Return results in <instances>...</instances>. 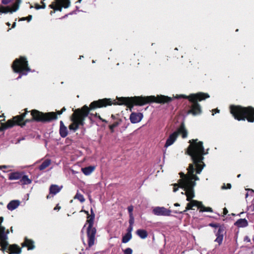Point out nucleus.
<instances>
[{
    "mask_svg": "<svg viewBox=\"0 0 254 254\" xmlns=\"http://www.w3.org/2000/svg\"><path fill=\"white\" fill-rule=\"evenodd\" d=\"M190 145L188 148L187 152L191 156L193 164H190L187 169L188 173H180L181 179L178 183L173 185V191L176 192L179 188L182 189L184 191L182 194L187 196V200L189 201L187 204V209H191L193 206H197L199 208L201 202L193 200L194 197V187L196 185L195 181L199 180V178L194 174H200L205 164L203 162V155L208 153L205 152L202 141L197 142V139L190 140Z\"/></svg>",
    "mask_w": 254,
    "mask_h": 254,
    "instance_id": "f257e3e1",
    "label": "nucleus"
},
{
    "mask_svg": "<svg viewBox=\"0 0 254 254\" xmlns=\"http://www.w3.org/2000/svg\"><path fill=\"white\" fill-rule=\"evenodd\" d=\"M118 102L115 100H112L111 99L105 98L98 101L92 102L90 105L91 109H94L96 108L105 107L112 104L127 105L130 109L133 105H143L144 104L151 103L156 102L159 103H164L169 102L172 100V98L164 95H159L155 97L154 96H150L146 97H120L117 98Z\"/></svg>",
    "mask_w": 254,
    "mask_h": 254,
    "instance_id": "f03ea898",
    "label": "nucleus"
},
{
    "mask_svg": "<svg viewBox=\"0 0 254 254\" xmlns=\"http://www.w3.org/2000/svg\"><path fill=\"white\" fill-rule=\"evenodd\" d=\"M209 97L210 96L208 93L198 92L195 94H191L189 96H186L184 94L177 95L176 96H174V98L188 99L190 102L192 103L190 109L188 112L193 116H196L200 115L201 113V106L197 103V101H201L209 98Z\"/></svg>",
    "mask_w": 254,
    "mask_h": 254,
    "instance_id": "7ed1b4c3",
    "label": "nucleus"
},
{
    "mask_svg": "<svg viewBox=\"0 0 254 254\" xmlns=\"http://www.w3.org/2000/svg\"><path fill=\"white\" fill-rule=\"evenodd\" d=\"M231 114L235 119L238 121H245L254 122V108L252 107H242L240 106L231 105L230 107Z\"/></svg>",
    "mask_w": 254,
    "mask_h": 254,
    "instance_id": "20e7f679",
    "label": "nucleus"
},
{
    "mask_svg": "<svg viewBox=\"0 0 254 254\" xmlns=\"http://www.w3.org/2000/svg\"><path fill=\"white\" fill-rule=\"evenodd\" d=\"M89 111L87 106H84L81 109L75 110L70 118L72 123L69 126V129L75 131L80 126H83L85 118L88 116Z\"/></svg>",
    "mask_w": 254,
    "mask_h": 254,
    "instance_id": "39448f33",
    "label": "nucleus"
},
{
    "mask_svg": "<svg viewBox=\"0 0 254 254\" xmlns=\"http://www.w3.org/2000/svg\"><path fill=\"white\" fill-rule=\"evenodd\" d=\"M86 213L87 216L86 224H88L87 230V237H88V244L89 247H91L94 244L95 240V234L96 230L95 228L93 227L94 220L95 219V214L92 209H91V214L89 215L88 211L86 210H82Z\"/></svg>",
    "mask_w": 254,
    "mask_h": 254,
    "instance_id": "423d86ee",
    "label": "nucleus"
},
{
    "mask_svg": "<svg viewBox=\"0 0 254 254\" xmlns=\"http://www.w3.org/2000/svg\"><path fill=\"white\" fill-rule=\"evenodd\" d=\"M28 112L27 109H25V112L24 113L16 116L12 119L8 120L5 123L2 124V127L4 128H7L12 127L15 125L21 127L25 126L27 123L30 121L29 120H24Z\"/></svg>",
    "mask_w": 254,
    "mask_h": 254,
    "instance_id": "0eeeda50",
    "label": "nucleus"
},
{
    "mask_svg": "<svg viewBox=\"0 0 254 254\" xmlns=\"http://www.w3.org/2000/svg\"><path fill=\"white\" fill-rule=\"evenodd\" d=\"M12 68L15 72H18L21 75H27L30 71L28 66V61L24 57L16 59L12 64Z\"/></svg>",
    "mask_w": 254,
    "mask_h": 254,
    "instance_id": "6e6552de",
    "label": "nucleus"
},
{
    "mask_svg": "<svg viewBox=\"0 0 254 254\" xmlns=\"http://www.w3.org/2000/svg\"><path fill=\"white\" fill-rule=\"evenodd\" d=\"M179 134H181L183 138H186L188 136V131L185 128L184 124H182L179 128L176 131L171 134L167 138L165 147L167 148L172 145L176 140Z\"/></svg>",
    "mask_w": 254,
    "mask_h": 254,
    "instance_id": "1a4fd4ad",
    "label": "nucleus"
},
{
    "mask_svg": "<svg viewBox=\"0 0 254 254\" xmlns=\"http://www.w3.org/2000/svg\"><path fill=\"white\" fill-rule=\"evenodd\" d=\"M33 119L37 121L46 122L50 121L57 118V114L54 112H49L44 114L36 110L31 111Z\"/></svg>",
    "mask_w": 254,
    "mask_h": 254,
    "instance_id": "9d476101",
    "label": "nucleus"
},
{
    "mask_svg": "<svg viewBox=\"0 0 254 254\" xmlns=\"http://www.w3.org/2000/svg\"><path fill=\"white\" fill-rule=\"evenodd\" d=\"M70 5V0H55L51 4L49 7L53 9L54 11H51V15H52L56 11H62L63 8H67Z\"/></svg>",
    "mask_w": 254,
    "mask_h": 254,
    "instance_id": "9b49d317",
    "label": "nucleus"
},
{
    "mask_svg": "<svg viewBox=\"0 0 254 254\" xmlns=\"http://www.w3.org/2000/svg\"><path fill=\"white\" fill-rule=\"evenodd\" d=\"M3 221V217H0V246L2 247V249L4 251L7 249L8 246V237L9 233L8 230H6L5 228L1 225V223Z\"/></svg>",
    "mask_w": 254,
    "mask_h": 254,
    "instance_id": "f8f14e48",
    "label": "nucleus"
},
{
    "mask_svg": "<svg viewBox=\"0 0 254 254\" xmlns=\"http://www.w3.org/2000/svg\"><path fill=\"white\" fill-rule=\"evenodd\" d=\"M21 2V0H16V1L13 3L11 6H5L2 5H0V13H12L17 11L19 8Z\"/></svg>",
    "mask_w": 254,
    "mask_h": 254,
    "instance_id": "ddd939ff",
    "label": "nucleus"
},
{
    "mask_svg": "<svg viewBox=\"0 0 254 254\" xmlns=\"http://www.w3.org/2000/svg\"><path fill=\"white\" fill-rule=\"evenodd\" d=\"M152 212L156 216H169L171 211L164 207L156 206L153 208Z\"/></svg>",
    "mask_w": 254,
    "mask_h": 254,
    "instance_id": "4468645a",
    "label": "nucleus"
},
{
    "mask_svg": "<svg viewBox=\"0 0 254 254\" xmlns=\"http://www.w3.org/2000/svg\"><path fill=\"white\" fill-rule=\"evenodd\" d=\"M143 115L141 113H132L129 116V120L132 124L139 123L143 119Z\"/></svg>",
    "mask_w": 254,
    "mask_h": 254,
    "instance_id": "2eb2a0df",
    "label": "nucleus"
},
{
    "mask_svg": "<svg viewBox=\"0 0 254 254\" xmlns=\"http://www.w3.org/2000/svg\"><path fill=\"white\" fill-rule=\"evenodd\" d=\"M225 233V230L223 227L219 226L217 232L216 233V238L215 242L220 245L223 241L224 235Z\"/></svg>",
    "mask_w": 254,
    "mask_h": 254,
    "instance_id": "dca6fc26",
    "label": "nucleus"
},
{
    "mask_svg": "<svg viewBox=\"0 0 254 254\" xmlns=\"http://www.w3.org/2000/svg\"><path fill=\"white\" fill-rule=\"evenodd\" d=\"M1 250H2L3 252H4L6 250H8L9 251H10L12 253L16 254H19L21 252V250L20 248H19L17 245H13L9 246V245L8 244L7 249H5L4 251H3L2 249V247L1 246Z\"/></svg>",
    "mask_w": 254,
    "mask_h": 254,
    "instance_id": "f3484780",
    "label": "nucleus"
},
{
    "mask_svg": "<svg viewBox=\"0 0 254 254\" xmlns=\"http://www.w3.org/2000/svg\"><path fill=\"white\" fill-rule=\"evenodd\" d=\"M33 241L27 238L25 239V241L22 243V247H26L28 250H33L35 248Z\"/></svg>",
    "mask_w": 254,
    "mask_h": 254,
    "instance_id": "a211bd4d",
    "label": "nucleus"
},
{
    "mask_svg": "<svg viewBox=\"0 0 254 254\" xmlns=\"http://www.w3.org/2000/svg\"><path fill=\"white\" fill-rule=\"evenodd\" d=\"M20 204V201L17 200H14L9 202L7 205L8 210L12 211L15 209Z\"/></svg>",
    "mask_w": 254,
    "mask_h": 254,
    "instance_id": "6ab92c4d",
    "label": "nucleus"
},
{
    "mask_svg": "<svg viewBox=\"0 0 254 254\" xmlns=\"http://www.w3.org/2000/svg\"><path fill=\"white\" fill-rule=\"evenodd\" d=\"M60 133L62 137H65L68 134L67 127L64 126L63 121L60 122Z\"/></svg>",
    "mask_w": 254,
    "mask_h": 254,
    "instance_id": "aec40b11",
    "label": "nucleus"
},
{
    "mask_svg": "<svg viewBox=\"0 0 254 254\" xmlns=\"http://www.w3.org/2000/svg\"><path fill=\"white\" fill-rule=\"evenodd\" d=\"M235 225L238 227H246L248 225V222L245 218L239 219L235 223Z\"/></svg>",
    "mask_w": 254,
    "mask_h": 254,
    "instance_id": "412c9836",
    "label": "nucleus"
},
{
    "mask_svg": "<svg viewBox=\"0 0 254 254\" xmlns=\"http://www.w3.org/2000/svg\"><path fill=\"white\" fill-rule=\"evenodd\" d=\"M95 169V166H89L82 168L81 171L85 175L88 176L90 175L94 171Z\"/></svg>",
    "mask_w": 254,
    "mask_h": 254,
    "instance_id": "4be33fe9",
    "label": "nucleus"
},
{
    "mask_svg": "<svg viewBox=\"0 0 254 254\" xmlns=\"http://www.w3.org/2000/svg\"><path fill=\"white\" fill-rule=\"evenodd\" d=\"M22 176V174L18 172H16L11 173L9 175L8 178L10 180H16L20 179Z\"/></svg>",
    "mask_w": 254,
    "mask_h": 254,
    "instance_id": "5701e85b",
    "label": "nucleus"
},
{
    "mask_svg": "<svg viewBox=\"0 0 254 254\" xmlns=\"http://www.w3.org/2000/svg\"><path fill=\"white\" fill-rule=\"evenodd\" d=\"M137 235L141 239H144L147 237V232L143 229H138L136 231Z\"/></svg>",
    "mask_w": 254,
    "mask_h": 254,
    "instance_id": "b1692460",
    "label": "nucleus"
},
{
    "mask_svg": "<svg viewBox=\"0 0 254 254\" xmlns=\"http://www.w3.org/2000/svg\"><path fill=\"white\" fill-rule=\"evenodd\" d=\"M61 190V188L56 185H52L50 188V193L53 194H57Z\"/></svg>",
    "mask_w": 254,
    "mask_h": 254,
    "instance_id": "393cba45",
    "label": "nucleus"
},
{
    "mask_svg": "<svg viewBox=\"0 0 254 254\" xmlns=\"http://www.w3.org/2000/svg\"><path fill=\"white\" fill-rule=\"evenodd\" d=\"M199 209L200 212H212L213 210L211 207H205L204 206L202 202L201 203L200 205H199Z\"/></svg>",
    "mask_w": 254,
    "mask_h": 254,
    "instance_id": "a878e982",
    "label": "nucleus"
},
{
    "mask_svg": "<svg viewBox=\"0 0 254 254\" xmlns=\"http://www.w3.org/2000/svg\"><path fill=\"white\" fill-rule=\"evenodd\" d=\"M51 163L50 160H46L44 161L39 167L40 170H43L47 168Z\"/></svg>",
    "mask_w": 254,
    "mask_h": 254,
    "instance_id": "bb28decb",
    "label": "nucleus"
},
{
    "mask_svg": "<svg viewBox=\"0 0 254 254\" xmlns=\"http://www.w3.org/2000/svg\"><path fill=\"white\" fill-rule=\"evenodd\" d=\"M132 234L127 233L125 236H123L122 239V242L123 243H127L131 239Z\"/></svg>",
    "mask_w": 254,
    "mask_h": 254,
    "instance_id": "cd10ccee",
    "label": "nucleus"
},
{
    "mask_svg": "<svg viewBox=\"0 0 254 254\" xmlns=\"http://www.w3.org/2000/svg\"><path fill=\"white\" fill-rule=\"evenodd\" d=\"M21 182L24 185L30 184L32 182L31 180L30 179H29L28 176L26 175L23 176L22 177Z\"/></svg>",
    "mask_w": 254,
    "mask_h": 254,
    "instance_id": "c85d7f7f",
    "label": "nucleus"
},
{
    "mask_svg": "<svg viewBox=\"0 0 254 254\" xmlns=\"http://www.w3.org/2000/svg\"><path fill=\"white\" fill-rule=\"evenodd\" d=\"M74 198L79 200L81 202H83L85 201V199L83 195L78 192L76 193V195L74 197Z\"/></svg>",
    "mask_w": 254,
    "mask_h": 254,
    "instance_id": "c756f323",
    "label": "nucleus"
},
{
    "mask_svg": "<svg viewBox=\"0 0 254 254\" xmlns=\"http://www.w3.org/2000/svg\"><path fill=\"white\" fill-rule=\"evenodd\" d=\"M41 3H42V6H40L38 4H35V7L36 9H41V8L44 9L46 8V4L44 2H43V1H41Z\"/></svg>",
    "mask_w": 254,
    "mask_h": 254,
    "instance_id": "7c9ffc66",
    "label": "nucleus"
},
{
    "mask_svg": "<svg viewBox=\"0 0 254 254\" xmlns=\"http://www.w3.org/2000/svg\"><path fill=\"white\" fill-rule=\"evenodd\" d=\"M13 1H14V3H15L16 0H1V3L3 5H7Z\"/></svg>",
    "mask_w": 254,
    "mask_h": 254,
    "instance_id": "2f4dec72",
    "label": "nucleus"
},
{
    "mask_svg": "<svg viewBox=\"0 0 254 254\" xmlns=\"http://www.w3.org/2000/svg\"><path fill=\"white\" fill-rule=\"evenodd\" d=\"M119 125V123L118 122H116L114 123L113 124L110 125L109 126V127L110 129L112 130V132L114 131V128L116 127H117Z\"/></svg>",
    "mask_w": 254,
    "mask_h": 254,
    "instance_id": "473e14b6",
    "label": "nucleus"
},
{
    "mask_svg": "<svg viewBox=\"0 0 254 254\" xmlns=\"http://www.w3.org/2000/svg\"><path fill=\"white\" fill-rule=\"evenodd\" d=\"M32 18V16L30 15L27 17H23V18H20L19 20L20 21H24V20H28V21H30L31 20Z\"/></svg>",
    "mask_w": 254,
    "mask_h": 254,
    "instance_id": "72a5a7b5",
    "label": "nucleus"
},
{
    "mask_svg": "<svg viewBox=\"0 0 254 254\" xmlns=\"http://www.w3.org/2000/svg\"><path fill=\"white\" fill-rule=\"evenodd\" d=\"M127 210L128 211L129 216H133V207L132 205H130L128 207Z\"/></svg>",
    "mask_w": 254,
    "mask_h": 254,
    "instance_id": "f704fd0d",
    "label": "nucleus"
},
{
    "mask_svg": "<svg viewBox=\"0 0 254 254\" xmlns=\"http://www.w3.org/2000/svg\"><path fill=\"white\" fill-rule=\"evenodd\" d=\"M231 188V185L230 184H227L226 185L225 184H223V185L221 187V189L223 190L230 189Z\"/></svg>",
    "mask_w": 254,
    "mask_h": 254,
    "instance_id": "c9c22d12",
    "label": "nucleus"
},
{
    "mask_svg": "<svg viewBox=\"0 0 254 254\" xmlns=\"http://www.w3.org/2000/svg\"><path fill=\"white\" fill-rule=\"evenodd\" d=\"M132 251L130 248H127L124 251L125 254H132Z\"/></svg>",
    "mask_w": 254,
    "mask_h": 254,
    "instance_id": "e433bc0d",
    "label": "nucleus"
},
{
    "mask_svg": "<svg viewBox=\"0 0 254 254\" xmlns=\"http://www.w3.org/2000/svg\"><path fill=\"white\" fill-rule=\"evenodd\" d=\"M129 225H132L134 223V217L133 216H129Z\"/></svg>",
    "mask_w": 254,
    "mask_h": 254,
    "instance_id": "4c0bfd02",
    "label": "nucleus"
},
{
    "mask_svg": "<svg viewBox=\"0 0 254 254\" xmlns=\"http://www.w3.org/2000/svg\"><path fill=\"white\" fill-rule=\"evenodd\" d=\"M248 209L250 211L254 212V202L251 205L248 206Z\"/></svg>",
    "mask_w": 254,
    "mask_h": 254,
    "instance_id": "58836bf2",
    "label": "nucleus"
},
{
    "mask_svg": "<svg viewBox=\"0 0 254 254\" xmlns=\"http://www.w3.org/2000/svg\"><path fill=\"white\" fill-rule=\"evenodd\" d=\"M133 230V226L132 225H129L128 229H127V233L128 234H131V232Z\"/></svg>",
    "mask_w": 254,
    "mask_h": 254,
    "instance_id": "ea45409f",
    "label": "nucleus"
},
{
    "mask_svg": "<svg viewBox=\"0 0 254 254\" xmlns=\"http://www.w3.org/2000/svg\"><path fill=\"white\" fill-rule=\"evenodd\" d=\"M66 110L65 108V107H64L62 110L61 111H58L57 112V113L59 114V115H61L64 111H65Z\"/></svg>",
    "mask_w": 254,
    "mask_h": 254,
    "instance_id": "a19ab883",
    "label": "nucleus"
},
{
    "mask_svg": "<svg viewBox=\"0 0 254 254\" xmlns=\"http://www.w3.org/2000/svg\"><path fill=\"white\" fill-rule=\"evenodd\" d=\"M244 241L247 242H250L251 239L248 236H246L244 238Z\"/></svg>",
    "mask_w": 254,
    "mask_h": 254,
    "instance_id": "79ce46f5",
    "label": "nucleus"
},
{
    "mask_svg": "<svg viewBox=\"0 0 254 254\" xmlns=\"http://www.w3.org/2000/svg\"><path fill=\"white\" fill-rule=\"evenodd\" d=\"M209 225L211 227H218V225L216 224H213V223H210L209 224Z\"/></svg>",
    "mask_w": 254,
    "mask_h": 254,
    "instance_id": "37998d69",
    "label": "nucleus"
},
{
    "mask_svg": "<svg viewBox=\"0 0 254 254\" xmlns=\"http://www.w3.org/2000/svg\"><path fill=\"white\" fill-rule=\"evenodd\" d=\"M61 209V206L57 204L56 206L54 208L55 210H59Z\"/></svg>",
    "mask_w": 254,
    "mask_h": 254,
    "instance_id": "c03bdc74",
    "label": "nucleus"
},
{
    "mask_svg": "<svg viewBox=\"0 0 254 254\" xmlns=\"http://www.w3.org/2000/svg\"><path fill=\"white\" fill-rule=\"evenodd\" d=\"M189 210V209H187V206L185 210H184L183 211L180 212H179V213H184V212H186L187 211H188V210ZM175 212H176V213H178L177 211H176Z\"/></svg>",
    "mask_w": 254,
    "mask_h": 254,
    "instance_id": "a18cd8bd",
    "label": "nucleus"
},
{
    "mask_svg": "<svg viewBox=\"0 0 254 254\" xmlns=\"http://www.w3.org/2000/svg\"><path fill=\"white\" fill-rule=\"evenodd\" d=\"M227 213H228L227 209L226 208H224L223 209V213H224V214L226 215V214H227Z\"/></svg>",
    "mask_w": 254,
    "mask_h": 254,
    "instance_id": "49530a36",
    "label": "nucleus"
},
{
    "mask_svg": "<svg viewBox=\"0 0 254 254\" xmlns=\"http://www.w3.org/2000/svg\"><path fill=\"white\" fill-rule=\"evenodd\" d=\"M8 168V167L7 166H5V165L0 166V169H2L3 168Z\"/></svg>",
    "mask_w": 254,
    "mask_h": 254,
    "instance_id": "de8ad7c7",
    "label": "nucleus"
},
{
    "mask_svg": "<svg viewBox=\"0 0 254 254\" xmlns=\"http://www.w3.org/2000/svg\"><path fill=\"white\" fill-rule=\"evenodd\" d=\"M213 112H215V113H219V110L216 109H214V110H212V111Z\"/></svg>",
    "mask_w": 254,
    "mask_h": 254,
    "instance_id": "09e8293b",
    "label": "nucleus"
},
{
    "mask_svg": "<svg viewBox=\"0 0 254 254\" xmlns=\"http://www.w3.org/2000/svg\"><path fill=\"white\" fill-rule=\"evenodd\" d=\"M16 26V22H14L13 24H12V28H13Z\"/></svg>",
    "mask_w": 254,
    "mask_h": 254,
    "instance_id": "8fccbe9b",
    "label": "nucleus"
},
{
    "mask_svg": "<svg viewBox=\"0 0 254 254\" xmlns=\"http://www.w3.org/2000/svg\"><path fill=\"white\" fill-rule=\"evenodd\" d=\"M174 206H180V204L178 203H176L174 204Z\"/></svg>",
    "mask_w": 254,
    "mask_h": 254,
    "instance_id": "3c124183",
    "label": "nucleus"
},
{
    "mask_svg": "<svg viewBox=\"0 0 254 254\" xmlns=\"http://www.w3.org/2000/svg\"><path fill=\"white\" fill-rule=\"evenodd\" d=\"M6 24L8 25V26H9L10 25V24L9 23V22H7L6 23Z\"/></svg>",
    "mask_w": 254,
    "mask_h": 254,
    "instance_id": "603ef678",
    "label": "nucleus"
},
{
    "mask_svg": "<svg viewBox=\"0 0 254 254\" xmlns=\"http://www.w3.org/2000/svg\"><path fill=\"white\" fill-rule=\"evenodd\" d=\"M248 195H249V194H248V193H247L246 194V198H247V197H248Z\"/></svg>",
    "mask_w": 254,
    "mask_h": 254,
    "instance_id": "864d4df0",
    "label": "nucleus"
},
{
    "mask_svg": "<svg viewBox=\"0 0 254 254\" xmlns=\"http://www.w3.org/2000/svg\"><path fill=\"white\" fill-rule=\"evenodd\" d=\"M81 0H78V1L79 2H80L81 1Z\"/></svg>",
    "mask_w": 254,
    "mask_h": 254,
    "instance_id": "5fc2aeb1",
    "label": "nucleus"
},
{
    "mask_svg": "<svg viewBox=\"0 0 254 254\" xmlns=\"http://www.w3.org/2000/svg\"><path fill=\"white\" fill-rule=\"evenodd\" d=\"M21 77V75H20L19 77H18V78H20Z\"/></svg>",
    "mask_w": 254,
    "mask_h": 254,
    "instance_id": "6e6d98bb",
    "label": "nucleus"
},
{
    "mask_svg": "<svg viewBox=\"0 0 254 254\" xmlns=\"http://www.w3.org/2000/svg\"><path fill=\"white\" fill-rule=\"evenodd\" d=\"M238 177H240V175H238Z\"/></svg>",
    "mask_w": 254,
    "mask_h": 254,
    "instance_id": "4d7b16f0",
    "label": "nucleus"
},
{
    "mask_svg": "<svg viewBox=\"0 0 254 254\" xmlns=\"http://www.w3.org/2000/svg\"><path fill=\"white\" fill-rule=\"evenodd\" d=\"M11 231L12 232V227H11Z\"/></svg>",
    "mask_w": 254,
    "mask_h": 254,
    "instance_id": "13d9d810",
    "label": "nucleus"
},
{
    "mask_svg": "<svg viewBox=\"0 0 254 254\" xmlns=\"http://www.w3.org/2000/svg\"><path fill=\"white\" fill-rule=\"evenodd\" d=\"M250 191H253V190H249Z\"/></svg>",
    "mask_w": 254,
    "mask_h": 254,
    "instance_id": "bf43d9fd",
    "label": "nucleus"
},
{
    "mask_svg": "<svg viewBox=\"0 0 254 254\" xmlns=\"http://www.w3.org/2000/svg\"><path fill=\"white\" fill-rule=\"evenodd\" d=\"M45 0H42V1H43L44 2V1H45Z\"/></svg>",
    "mask_w": 254,
    "mask_h": 254,
    "instance_id": "052dcab7",
    "label": "nucleus"
}]
</instances>
